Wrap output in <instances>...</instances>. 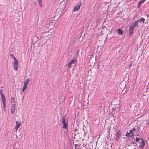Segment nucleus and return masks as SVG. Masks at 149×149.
<instances>
[{
	"mask_svg": "<svg viewBox=\"0 0 149 149\" xmlns=\"http://www.w3.org/2000/svg\"><path fill=\"white\" fill-rule=\"evenodd\" d=\"M136 130L135 128H133L132 130L130 131L129 132H127L125 136L128 137H131L134 136V132Z\"/></svg>",
	"mask_w": 149,
	"mask_h": 149,
	"instance_id": "nucleus-1",
	"label": "nucleus"
},
{
	"mask_svg": "<svg viewBox=\"0 0 149 149\" xmlns=\"http://www.w3.org/2000/svg\"><path fill=\"white\" fill-rule=\"evenodd\" d=\"M122 134V132L120 130H118L116 134L115 141H118L120 139Z\"/></svg>",
	"mask_w": 149,
	"mask_h": 149,
	"instance_id": "nucleus-2",
	"label": "nucleus"
},
{
	"mask_svg": "<svg viewBox=\"0 0 149 149\" xmlns=\"http://www.w3.org/2000/svg\"><path fill=\"white\" fill-rule=\"evenodd\" d=\"M81 5V3L80 4L77 3V5L74 6L73 11L75 12L78 10L79 9Z\"/></svg>",
	"mask_w": 149,
	"mask_h": 149,
	"instance_id": "nucleus-3",
	"label": "nucleus"
},
{
	"mask_svg": "<svg viewBox=\"0 0 149 149\" xmlns=\"http://www.w3.org/2000/svg\"><path fill=\"white\" fill-rule=\"evenodd\" d=\"M13 67L15 70H17L18 67V61H14L13 63Z\"/></svg>",
	"mask_w": 149,
	"mask_h": 149,
	"instance_id": "nucleus-4",
	"label": "nucleus"
},
{
	"mask_svg": "<svg viewBox=\"0 0 149 149\" xmlns=\"http://www.w3.org/2000/svg\"><path fill=\"white\" fill-rule=\"evenodd\" d=\"M75 61H76V60H75L74 59H72L70 62L68 64L67 66L68 68H71V66L72 64H74L75 63Z\"/></svg>",
	"mask_w": 149,
	"mask_h": 149,
	"instance_id": "nucleus-5",
	"label": "nucleus"
},
{
	"mask_svg": "<svg viewBox=\"0 0 149 149\" xmlns=\"http://www.w3.org/2000/svg\"><path fill=\"white\" fill-rule=\"evenodd\" d=\"M16 125H15V131L17 132L18 129L19 127V126L21 125V122H20L19 123L17 121H16L15 122Z\"/></svg>",
	"mask_w": 149,
	"mask_h": 149,
	"instance_id": "nucleus-6",
	"label": "nucleus"
},
{
	"mask_svg": "<svg viewBox=\"0 0 149 149\" xmlns=\"http://www.w3.org/2000/svg\"><path fill=\"white\" fill-rule=\"evenodd\" d=\"M11 105L15 106V102L14 97H12L11 98Z\"/></svg>",
	"mask_w": 149,
	"mask_h": 149,
	"instance_id": "nucleus-7",
	"label": "nucleus"
},
{
	"mask_svg": "<svg viewBox=\"0 0 149 149\" xmlns=\"http://www.w3.org/2000/svg\"><path fill=\"white\" fill-rule=\"evenodd\" d=\"M118 109V110L120 109V105L119 104H117L115 105V107H113L112 108V110L113 111H114Z\"/></svg>",
	"mask_w": 149,
	"mask_h": 149,
	"instance_id": "nucleus-8",
	"label": "nucleus"
},
{
	"mask_svg": "<svg viewBox=\"0 0 149 149\" xmlns=\"http://www.w3.org/2000/svg\"><path fill=\"white\" fill-rule=\"evenodd\" d=\"M135 28L133 27L132 26H131L129 28V33L130 35H132L133 32Z\"/></svg>",
	"mask_w": 149,
	"mask_h": 149,
	"instance_id": "nucleus-9",
	"label": "nucleus"
},
{
	"mask_svg": "<svg viewBox=\"0 0 149 149\" xmlns=\"http://www.w3.org/2000/svg\"><path fill=\"white\" fill-rule=\"evenodd\" d=\"M28 84L24 83V85L22 88V92H23L27 88Z\"/></svg>",
	"mask_w": 149,
	"mask_h": 149,
	"instance_id": "nucleus-10",
	"label": "nucleus"
},
{
	"mask_svg": "<svg viewBox=\"0 0 149 149\" xmlns=\"http://www.w3.org/2000/svg\"><path fill=\"white\" fill-rule=\"evenodd\" d=\"M15 109V106L11 105V112L12 114H13L14 113Z\"/></svg>",
	"mask_w": 149,
	"mask_h": 149,
	"instance_id": "nucleus-11",
	"label": "nucleus"
},
{
	"mask_svg": "<svg viewBox=\"0 0 149 149\" xmlns=\"http://www.w3.org/2000/svg\"><path fill=\"white\" fill-rule=\"evenodd\" d=\"M142 141L141 143V144L139 145V147L141 149H143L145 145V143L143 140L142 139Z\"/></svg>",
	"mask_w": 149,
	"mask_h": 149,
	"instance_id": "nucleus-12",
	"label": "nucleus"
},
{
	"mask_svg": "<svg viewBox=\"0 0 149 149\" xmlns=\"http://www.w3.org/2000/svg\"><path fill=\"white\" fill-rule=\"evenodd\" d=\"M3 89H1L0 90V93L1 99L6 98L3 94Z\"/></svg>",
	"mask_w": 149,
	"mask_h": 149,
	"instance_id": "nucleus-13",
	"label": "nucleus"
},
{
	"mask_svg": "<svg viewBox=\"0 0 149 149\" xmlns=\"http://www.w3.org/2000/svg\"><path fill=\"white\" fill-rule=\"evenodd\" d=\"M1 100L3 102L4 109H5L6 108V98L1 99Z\"/></svg>",
	"mask_w": 149,
	"mask_h": 149,
	"instance_id": "nucleus-14",
	"label": "nucleus"
},
{
	"mask_svg": "<svg viewBox=\"0 0 149 149\" xmlns=\"http://www.w3.org/2000/svg\"><path fill=\"white\" fill-rule=\"evenodd\" d=\"M138 21H136L134 23L131 25V26H132L133 27L135 28L136 26H138Z\"/></svg>",
	"mask_w": 149,
	"mask_h": 149,
	"instance_id": "nucleus-15",
	"label": "nucleus"
},
{
	"mask_svg": "<svg viewBox=\"0 0 149 149\" xmlns=\"http://www.w3.org/2000/svg\"><path fill=\"white\" fill-rule=\"evenodd\" d=\"M68 126V125L67 123H64V124H63V128H64L65 129H67L68 130V129H67Z\"/></svg>",
	"mask_w": 149,
	"mask_h": 149,
	"instance_id": "nucleus-16",
	"label": "nucleus"
},
{
	"mask_svg": "<svg viewBox=\"0 0 149 149\" xmlns=\"http://www.w3.org/2000/svg\"><path fill=\"white\" fill-rule=\"evenodd\" d=\"M118 33L119 34L122 35L123 33V31L120 29H119L118 30Z\"/></svg>",
	"mask_w": 149,
	"mask_h": 149,
	"instance_id": "nucleus-17",
	"label": "nucleus"
},
{
	"mask_svg": "<svg viewBox=\"0 0 149 149\" xmlns=\"http://www.w3.org/2000/svg\"><path fill=\"white\" fill-rule=\"evenodd\" d=\"M138 22L139 21H141L144 23L145 22V19L143 17H141L138 20Z\"/></svg>",
	"mask_w": 149,
	"mask_h": 149,
	"instance_id": "nucleus-18",
	"label": "nucleus"
},
{
	"mask_svg": "<svg viewBox=\"0 0 149 149\" xmlns=\"http://www.w3.org/2000/svg\"><path fill=\"white\" fill-rule=\"evenodd\" d=\"M39 6L41 7H42V0H38Z\"/></svg>",
	"mask_w": 149,
	"mask_h": 149,
	"instance_id": "nucleus-19",
	"label": "nucleus"
},
{
	"mask_svg": "<svg viewBox=\"0 0 149 149\" xmlns=\"http://www.w3.org/2000/svg\"><path fill=\"white\" fill-rule=\"evenodd\" d=\"M62 122L63 124L67 123V122H65V119L64 118H63L62 119Z\"/></svg>",
	"mask_w": 149,
	"mask_h": 149,
	"instance_id": "nucleus-20",
	"label": "nucleus"
},
{
	"mask_svg": "<svg viewBox=\"0 0 149 149\" xmlns=\"http://www.w3.org/2000/svg\"><path fill=\"white\" fill-rule=\"evenodd\" d=\"M29 79L28 78L27 79L26 81H25L24 82V83L28 84V82H29Z\"/></svg>",
	"mask_w": 149,
	"mask_h": 149,
	"instance_id": "nucleus-21",
	"label": "nucleus"
},
{
	"mask_svg": "<svg viewBox=\"0 0 149 149\" xmlns=\"http://www.w3.org/2000/svg\"><path fill=\"white\" fill-rule=\"evenodd\" d=\"M145 0H141L139 2L142 4L143 3Z\"/></svg>",
	"mask_w": 149,
	"mask_h": 149,
	"instance_id": "nucleus-22",
	"label": "nucleus"
},
{
	"mask_svg": "<svg viewBox=\"0 0 149 149\" xmlns=\"http://www.w3.org/2000/svg\"><path fill=\"white\" fill-rule=\"evenodd\" d=\"M141 3L138 2V7H140L141 6Z\"/></svg>",
	"mask_w": 149,
	"mask_h": 149,
	"instance_id": "nucleus-23",
	"label": "nucleus"
},
{
	"mask_svg": "<svg viewBox=\"0 0 149 149\" xmlns=\"http://www.w3.org/2000/svg\"><path fill=\"white\" fill-rule=\"evenodd\" d=\"M13 57L14 59V61H18V60L15 58L14 56H13Z\"/></svg>",
	"mask_w": 149,
	"mask_h": 149,
	"instance_id": "nucleus-24",
	"label": "nucleus"
},
{
	"mask_svg": "<svg viewBox=\"0 0 149 149\" xmlns=\"http://www.w3.org/2000/svg\"><path fill=\"white\" fill-rule=\"evenodd\" d=\"M136 141L137 142H138L139 141V139L137 137H136Z\"/></svg>",
	"mask_w": 149,
	"mask_h": 149,
	"instance_id": "nucleus-25",
	"label": "nucleus"
},
{
	"mask_svg": "<svg viewBox=\"0 0 149 149\" xmlns=\"http://www.w3.org/2000/svg\"><path fill=\"white\" fill-rule=\"evenodd\" d=\"M132 63H131V64H130V65H129V67L130 68L131 67V66H132Z\"/></svg>",
	"mask_w": 149,
	"mask_h": 149,
	"instance_id": "nucleus-26",
	"label": "nucleus"
},
{
	"mask_svg": "<svg viewBox=\"0 0 149 149\" xmlns=\"http://www.w3.org/2000/svg\"><path fill=\"white\" fill-rule=\"evenodd\" d=\"M10 55L11 56H13H13H14V55H13V54H10Z\"/></svg>",
	"mask_w": 149,
	"mask_h": 149,
	"instance_id": "nucleus-27",
	"label": "nucleus"
},
{
	"mask_svg": "<svg viewBox=\"0 0 149 149\" xmlns=\"http://www.w3.org/2000/svg\"><path fill=\"white\" fill-rule=\"evenodd\" d=\"M87 106H88V103H87Z\"/></svg>",
	"mask_w": 149,
	"mask_h": 149,
	"instance_id": "nucleus-28",
	"label": "nucleus"
},
{
	"mask_svg": "<svg viewBox=\"0 0 149 149\" xmlns=\"http://www.w3.org/2000/svg\"><path fill=\"white\" fill-rule=\"evenodd\" d=\"M15 149H17V148H15Z\"/></svg>",
	"mask_w": 149,
	"mask_h": 149,
	"instance_id": "nucleus-29",
	"label": "nucleus"
},
{
	"mask_svg": "<svg viewBox=\"0 0 149 149\" xmlns=\"http://www.w3.org/2000/svg\"><path fill=\"white\" fill-rule=\"evenodd\" d=\"M1 87V88H3V87Z\"/></svg>",
	"mask_w": 149,
	"mask_h": 149,
	"instance_id": "nucleus-30",
	"label": "nucleus"
},
{
	"mask_svg": "<svg viewBox=\"0 0 149 149\" xmlns=\"http://www.w3.org/2000/svg\"><path fill=\"white\" fill-rule=\"evenodd\" d=\"M76 145H76V144H75V146H76Z\"/></svg>",
	"mask_w": 149,
	"mask_h": 149,
	"instance_id": "nucleus-31",
	"label": "nucleus"
},
{
	"mask_svg": "<svg viewBox=\"0 0 149 149\" xmlns=\"http://www.w3.org/2000/svg\"><path fill=\"white\" fill-rule=\"evenodd\" d=\"M139 139H141V138H140Z\"/></svg>",
	"mask_w": 149,
	"mask_h": 149,
	"instance_id": "nucleus-32",
	"label": "nucleus"
},
{
	"mask_svg": "<svg viewBox=\"0 0 149 149\" xmlns=\"http://www.w3.org/2000/svg\"><path fill=\"white\" fill-rule=\"evenodd\" d=\"M75 149H76V148H75Z\"/></svg>",
	"mask_w": 149,
	"mask_h": 149,
	"instance_id": "nucleus-33",
	"label": "nucleus"
}]
</instances>
